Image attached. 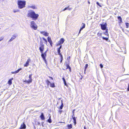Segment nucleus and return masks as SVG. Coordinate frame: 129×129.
<instances>
[{
  "label": "nucleus",
  "mask_w": 129,
  "mask_h": 129,
  "mask_svg": "<svg viewBox=\"0 0 129 129\" xmlns=\"http://www.w3.org/2000/svg\"><path fill=\"white\" fill-rule=\"evenodd\" d=\"M39 16V15L36 14L34 11L31 10L28 11L27 16L32 18L33 20H36L37 19Z\"/></svg>",
  "instance_id": "obj_1"
},
{
  "label": "nucleus",
  "mask_w": 129,
  "mask_h": 129,
  "mask_svg": "<svg viewBox=\"0 0 129 129\" xmlns=\"http://www.w3.org/2000/svg\"><path fill=\"white\" fill-rule=\"evenodd\" d=\"M26 2L25 1L18 0L17 4L18 8L20 9H22L25 7Z\"/></svg>",
  "instance_id": "obj_2"
},
{
  "label": "nucleus",
  "mask_w": 129,
  "mask_h": 129,
  "mask_svg": "<svg viewBox=\"0 0 129 129\" xmlns=\"http://www.w3.org/2000/svg\"><path fill=\"white\" fill-rule=\"evenodd\" d=\"M107 24L105 23L104 24H101V27L102 29L103 30H106V31L105 32H103V33L105 35H107L108 36V29H106L107 27Z\"/></svg>",
  "instance_id": "obj_3"
},
{
  "label": "nucleus",
  "mask_w": 129,
  "mask_h": 129,
  "mask_svg": "<svg viewBox=\"0 0 129 129\" xmlns=\"http://www.w3.org/2000/svg\"><path fill=\"white\" fill-rule=\"evenodd\" d=\"M30 26L32 28L34 29L35 30H36L38 27L37 25L34 21L31 22Z\"/></svg>",
  "instance_id": "obj_4"
},
{
  "label": "nucleus",
  "mask_w": 129,
  "mask_h": 129,
  "mask_svg": "<svg viewBox=\"0 0 129 129\" xmlns=\"http://www.w3.org/2000/svg\"><path fill=\"white\" fill-rule=\"evenodd\" d=\"M32 74H30L29 75V80H25L24 81V82H25L26 83L28 84L31 83L32 82Z\"/></svg>",
  "instance_id": "obj_5"
},
{
  "label": "nucleus",
  "mask_w": 129,
  "mask_h": 129,
  "mask_svg": "<svg viewBox=\"0 0 129 129\" xmlns=\"http://www.w3.org/2000/svg\"><path fill=\"white\" fill-rule=\"evenodd\" d=\"M48 50L47 49V50L44 53H43V52H42V53H41V56L43 59V60L45 61V62H46L45 57L46 56V53Z\"/></svg>",
  "instance_id": "obj_6"
},
{
  "label": "nucleus",
  "mask_w": 129,
  "mask_h": 129,
  "mask_svg": "<svg viewBox=\"0 0 129 129\" xmlns=\"http://www.w3.org/2000/svg\"><path fill=\"white\" fill-rule=\"evenodd\" d=\"M28 8H32L33 9H37V6L34 5L28 6Z\"/></svg>",
  "instance_id": "obj_7"
},
{
  "label": "nucleus",
  "mask_w": 129,
  "mask_h": 129,
  "mask_svg": "<svg viewBox=\"0 0 129 129\" xmlns=\"http://www.w3.org/2000/svg\"><path fill=\"white\" fill-rule=\"evenodd\" d=\"M64 40L63 38L61 39L58 42L57 46H59L62 44L64 42Z\"/></svg>",
  "instance_id": "obj_8"
},
{
  "label": "nucleus",
  "mask_w": 129,
  "mask_h": 129,
  "mask_svg": "<svg viewBox=\"0 0 129 129\" xmlns=\"http://www.w3.org/2000/svg\"><path fill=\"white\" fill-rule=\"evenodd\" d=\"M39 49L41 53H42L44 49V46H40Z\"/></svg>",
  "instance_id": "obj_9"
},
{
  "label": "nucleus",
  "mask_w": 129,
  "mask_h": 129,
  "mask_svg": "<svg viewBox=\"0 0 129 129\" xmlns=\"http://www.w3.org/2000/svg\"><path fill=\"white\" fill-rule=\"evenodd\" d=\"M30 61V58H28L27 61L26 62L25 64L24 65V66L25 67H27L29 65V63Z\"/></svg>",
  "instance_id": "obj_10"
},
{
  "label": "nucleus",
  "mask_w": 129,
  "mask_h": 129,
  "mask_svg": "<svg viewBox=\"0 0 129 129\" xmlns=\"http://www.w3.org/2000/svg\"><path fill=\"white\" fill-rule=\"evenodd\" d=\"M26 128V125L24 123H23L21 125L20 129H25Z\"/></svg>",
  "instance_id": "obj_11"
},
{
  "label": "nucleus",
  "mask_w": 129,
  "mask_h": 129,
  "mask_svg": "<svg viewBox=\"0 0 129 129\" xmlns=\"http://www.w3.org/2000/svg\"><path fill=\"white\" fill-rule=\"evenodd\" d=\"M82 27L81 28L80 30L79 31V34L80 33L81 31L85 27V24L84 23H82Z\"/></svg>",
  "instance_id": "obj_12"
},
{
  "label": "nucleus",
  "mask_w": 129,
  "mask_h": 129,
  "mask_svg": "<svg viewBox=\"0 0 129 129\" xmlns=\"http://www.w3.org/2000/svg\"><path fill=\"white\" fill-rule=\"evenodd\" d=\"M40 117L42 120H44L45 119L44 115L43 113H41V114L40 116Z\"/></svg>",
  "instance_id": "obj_13"
},
{
  "label": "nucleus",
  "mask_w": 129,
  "mask_h": 129,
  "mask_svg": "<svg viewBox=\"0 0 129 129\" xmlns=\"http://www.w3.org/2000/svg\"><path fill=\"white\" fill-rule=\"evenodd\" d=\"M16 37V36L13 35L11 37V38L9 40V42H11L14 39H15Z\"/></svg>",
  "instance_id": "obj_14"
},
{
  "label": "nucleus",
  "mask_w": 129,
  "mask_h": 129,
  "mask_svg": "<svg viewBox=\"0 0 129 129\" xmlns=\"http://www.w3.org/2000/svg\"><path fill=\"white\" fill-rule=\"evenodd\" d=\"M13 78H12L11 79H10L8 81V83L9 85H11L12 83V80H13Z\"/></svg>",
  "instance_id": "obj_15"
},
{
  "label": "nucleus",
  "mask_w": 129,
  "mask_h": 129,
  "mask_svg": "<svg viewBox=\"0 0 129 129\" xmlns=\"http://www.w3.org/2000/svg\"><path fill=\"white\" fill-rule=\"evenodd\" d=\"M72 118L73 119V121H74V123L75 125L76 124V117H74L72 116Z\"/></svg>",
  "instance_id": "obj_16"
},
{
  "label": "nucleus",
  "mask_w": 129,
  "mask_h": 129,
  "mask_svg": "<svg viewBox=\"0 0 129 129\" xmlns=\"http://www.w3.org/2000/svg\"><path fill=\"white\" fill-rule=\"evenodd\" d=\"M47 121L49 123H51L52 122V121L51 119V116H49V119L47 120Z\"/></svg>",
  "instance_id": "obj_17"
},
{
  "label": "nucleus",
  "mask_w": 129,
  "mask_h": 129,
  "mask_svg": "<svg viewBox=\"0 0 129 129\" xmlns=\"http://www.w3.org/2000/svg\"><path fill=\"white\" fill-rule=\"evenodd\" d=\"M62 79L63 80V81L64 83V85L65 86H67V84L66 82V81L65 80V79L64 77H63L62 78Z\"/></svg>",
  "instance_id": "obj_18"
},
{
  "label": "nucleus",
  "mask_w": 129,
  "mask_h": 129,
  "mask_svg": "<svg viewBox=\"0 0 129 129\" xmlns=\"http://www.w3.org/2000/svg\"><path fill=\"white\" fill-rule=\"evenodd\" d=\"M48 41L49 42V43L52 42V41L51 40V38L49 37H48L47 38Z\"/></svg>",
  "instance_id": "obj_19"
},
{
  "label": "nucleus",
  "mask_w": 129,
  "mask_h": 129,
  "mask_svg": "<svg viewBox=\"0 0 129 129\" xmlns=\"http://www.w3.org/2000/svg\"><path fill=\"white\" fill-rule=\"evenodd\" d=\"M68 127L69 129H71L72 128V125L71 124H68Z\"/></svg>",
  "instance_id": "obj_20"
},
{
  "label": "nucleus",
  "mask_w": 129,
  "mask_h": 129,
  "mask_svg": "<svg viewBox=\"0 0 129 129\" xmlns=\"http://www.w3.org/2000/svg\"><path fill=\"white\" fill-rule=\"evenodd\" d=\"M57 52H58V54L59 55H61V53H60V49H59V48H58L57 49Z\"/></svg>",
  "instance_id": "obj_21"
},
{
  "label": "nucleus",
  "mask_w": 129,
  "mask_h": 129,
  "mask_svg": "<svg viewBox=\"0 0 129 129\" xmlns=\"http://www.w3.org/2000/svg\"><path fill=\"white\" fill-rule=\"evenodd\" d=\"M88 66V64H86L85 65V70H84V72H85V73H85V71H86V70Z\"/></svg>",
  "instance_id": "obj_22"
},
{
  "label": "nucleus",
  "mask_w": 129,
  "mask_h": 129,
  "mask_svg": "<svg viewBox=\"0 0 129 129\" xmlns=\"http://www.w3.org/2000/svg\"><path fill=\"white\" fill-rule=\"evenodd\" d=\"M66 67H67V69H69L70 70V71L71 70V68L70 66L68 64H67Z\"/></svg>",
  "instance_id": "obj_23"
},
{
  "label": "nucleus",
  "mask_w": 129,
  "mask_h": 129,
  "mask_svg": "<svg viewBox=\"0 0 129 129\" xmlns=\"http://www.w3.org/2000/svg\"><path fill=\"white\" fill-rule=\"evenodd\" d=\"M49 33L46 32H45V33L44 34V35L45 36H48Z\"/></svg>",
  "instance_id": "obj_24"
},
{
  "label": "nucleus",
  "mask_w": 129,
  "mask_h": 129,
  "mask_svg": "<svg viewBox=\"0 0 129 129\" xmlns=\"http://www.w3.org/2000/svg\"><path fill=\"white\" fill-rule=\"evenodd\" d=\"M102 37L103 38V40H105L106 41H107L108 40V37Z\"/></svg>",
  "instance_id": "obj_25"
},
{
  "label": "nucleus",
  "mask_w": 129,
  "mask_h": 129,
  "mask_svg": "<svg viewBox=\"0 0 129 129\" xmlns=\"http://www.w3.org/2000/svg\"><path fill=\"white\" fill-rule=\"evenodd\" d=\"M22 69L21 68H20L18 70L16 71H15V72L16 73H18Z\"/></svg>",
  "instance_id": "obj_26"
},
{
  "label": "nucleus",
  "mask_w": 129,
  "mask_h": 129,
  "mask_svg": "<svg viewBox=\"0 0 129 129\" xmlns=\"http://www.w3.org/2000/svg\"><path fill=\"white\" fill-rule=\"evenodd\" d=\"M50 86L51 87H55L54 84V83H51L50 84Z\"/></svg>",
  "instance_id": "obj_27"
},
{
  "label": "nucleus",
  "mask_w": 129,
  "mask_h": 129,
  "mask_svg": "<svg viewBox=\"0 0 129 129\" xmlns=\"http://www.w3.org/2000/svg\"><path fill=\"white\" fill-rule=\"evenodd\" d=\"M102 33H98L97 34V36L98 37L99 36H101V37H102Z\"/></svg>",
  "instance_id": "obj_28"
},
{
  "label": "nucleus",
  "mask_w": 129,
  "mask_h": 129,
  "mask_svg": "<svg viewBox=\"0 0 129 129\" xmlns=\"http://www.w3.org/2000/svg\"><path fill=\"white\" fill-rule=\"evenodd\" d=\"M126 25V27L127 28H128V26L129 25V23H125Z\"/></svg>",
  "instance_id": "obj_29"
},
{
  "label": "nucleus",
  "mask_w": 129,
  "mask_h": 129,
  "mask_svg": "<svg viewBox=\"0 0 129 129\" xmlns=\"http://www.w3.org/2000/svg\"><path fill=\"white\" fill-rule=\"evenodd\" d=\"M19 10H18V9H17V10H15H15H13V12H14V13H16V12H19Z\"/></svg>",
  "instance_id": "obj_30"
},
{
  "label": "nucleus",
  "mask_w": 129,
  "mask_h": 129,
  "mask_svg": "<svg viewBox=\"0 0 129 129\" xmlns=\"http://www.w3.org/2000/svg\"><path fill=\"white\" fill-rule=\"evenodd\" d=\"M40 46H44V44H43V42L41 41L40 43Z\"/></svg>",
  "instance_id": "obj_31"
},
{
  "label": "nucleus",
  "mask_w": 129,
  "mask_h": 129,
  "mask_svg": "<svg viewBox=\"0 0 129 129\" xmlns=\"http://www.w3.org/2000/svg\"><path fill=\"white\" fill-rule=\"evenodd\" d=\"M75 111V109H74L72 111V113H73V115H72V116H74V112Z\"/></svg>",
  "instance_id": "obj_32"
},
{
  "label": "nucleus",
  "mask_w": 129,
  "mask_h": 129,
  "mask_svg": "<svg viewBox=\"0 0 129 129\" xmlns=\"http://www.w3.org/2000/svg\"><path fill=\"white\" fill-rule=\"evenodd\" d=\"M118 20L119 21L120 20H122V19L121 18L120 16H118Z\"/></svg>",
  "instance_id": "obj_33"
},
{
  "label": "nucleus",
  "mask_w": 129,
  "mask_h": 129,
  "mask_svg": "<svg viewBox=\"0 0 129 129\" xmlns=\"http://www.w3.org/2000/svg\"><path fill=\"white\" fill-rule=\"evenodd\" d=\"M63 104L62 102V105H61L60 106V109H62V108H63Z\"/></svg>",
  "instance_id": "obj_34"
},
{
  "label": "nucleus",
  "mask_w": 129,
  "mask_h": 129,
  "mask_svg": "<svg viewBox=\"0 0 129 129\" xmlns=\"http://www.w3.org/2000/svg\"><path fill=\"white\" fill-rule=\"evenodd\" d=\"M96 4L98 5L100 7H102V6H101L99 4V3L98 2H96Z\"/></svg>",
  "instance_id": "obj_35"
},
{
  "label": "nucleus",
  "mask_w": 129,
  "mask_h": 129,
  "mask_svg": "<svg viewBox=\"0 0 129 129\" xmlns=\"http://www.w3.org/2000/svg\"><path fill=\"white\" fill-rule=\"evenodd\" d=\"M45 32L44 31H41L40 32V33L41 34H43V35H44V33H45Z\"/></svg>",
  "instance_id": "obj_36"
},
{
  "label": "nucleus",
  "mask_w": 129,
  "mask_h": 129,
  "mask_svg": "<svg viewBox=\"0 0 129 129\" xmlns=\"http://www.w3.org/2000/svg\"><path fill=\"white\" fill-rule=\"evenodd\" d=\"M43 39V40L46 42H47V41L43 37L42 38Z\"/></svg>",
  "instance_id": "obj_37"
},
{
  "label": "nucleus",
  "mask_w": 129,
  "mask_h": 129,
  "mask_svg": "<svg viewBox=\"0 0 129 129\" xmlns=\"http://www.w3.org/2000/svg\"><path fill=\"white\" fill-rule=\"evenodd\" d=\"M100 66L101 68H103V66L101 64H100Z\"/></svg>",
  "instance_id": "obj_38"
},
{
  "label": "nucleus",
  "mask_w": 129,
  "mask_h": 129,
  "mask_svg": "<svg viewBox=\"0 0 129 129\" xmlns=\"http://www.w3.org/2000/svg\"><path fill=\"white\" fill-rule=\"evenodd\" d=\"M4 39L3 37H1L0 38V42L2 41Z\"/></svg>",
  "instance_id": "obj_39"
},
{
  "label": "nucleus",
  "mask_w": 129,
  "mask_h": 129,
  "mask_svg": "<svg viewBox=\"0 0 129 129\" xmlns=\"http://www.w3.org/2000/svg\"><path fill=\"white\" fill-rule=\"evenodd\" d=\"M69 7V6H68L67 7H66L64 8V10H66L68 9Z\"/></svg>",
  "instance_id": "obj_40"
},
{
  "label": "nucleus",
  "mask_w": 129,
  "mask_h": 129,
  "mask_svg": "<svg viewBox=\"0 0 129 129\" xmlns=\"http://www.w3.org/2000/svg\"><path fill=\"white\" fill-rule=\"evenodd\" d=\"M60 56H61V60H63V57H62V55H60Z\"/></svg>",
  "instance_id": "obj_41"
},
{
  "label": "nucleus",
  "mask_w": 129,
  "mask_h": 129,
  "mask_svg": "<svg viewBox=\"0 0 129 129\" xmlns=\"http://www.w3.org/2000/svg\"><path fill=\"white\" fill-rule=\"evenodd\" d=\"M70 56H69L67 58V60H69L70 59Z\"/></svg>",
  "instance_id": "obj_42"
},
{
  "label": "nucleus",
  "mask_w": 129,
  "mask_h": 129,
  "mask_svg": "<svg viewBox=\"0 0 129 129\" xmlns=\"http://www.w3.org/2000/svg\"><path fill=\"white\" fill-rule=\"evenodd\" d=\"M11 73H12V74H16V73L15 72H15H11Z\"/></svg>",
  "instance_id": "obj_43"
},
{
  "label": "nucleus",
  "mask_w": 129,
  "mask_h": 129,
  "mask_svg": "<svg viewBox=\"0 0 129 129\" xmlns=\"http://www.w3.org/2000/svg\"><path fill=\"white\" fill-rule=\"evenodd\" d=\"M49 43H50V44L51 46H52V42H50Z\"/></svg>",
  "instance_id": "obj_44"
},
{
  "label": "nucleus",
  "mask_w": 129,
  "mask_h": 129,
  "mask_svg": "<svg viewBox=\"0 0 129 129\" xmlns=\"http://www.w3.org/2000/svg\"><path fill=\"white\" fill-rule=\"evenodd\" d=\"M72 9V8H70L69 7V8L68 9L69 10H71Z\"/></svg>",
  "instance_id": "obj_45"
},
{
  "label": "nucleus",
  "mask_w": 129,
  "mask_h": 129,
  "mask_svg": "<svg viewBox=\"0 0 129 129\" xmlns=\"http://www.w3.org/2000/svg\"><path fill=\"white\" fill-rule=\"evenodd\" d=\"M119 25H120V23H121L122 22V20L119 21Z\"/></svg>",
  "instance_id": "obj_46"
},
{
  "label": "nucleus",
  "mask_w": 129,
  "mask_h": 129,
  "mask_svg": "<svg viewBox=\"0 0 129 129\" xmlns=\"http://www.w3.org/2000/svg\"><path fill=\"white\" fill-rule=\"evenodd\" d=\"M62 111V110H59V113H60V114H61V113Z\"/></svg>",
  "instance_id": "obj_47"
},
{
  "label": "nucleus",
  "mask_w": 129,
  "mask_h": 129,
  "mask_svg": "<svg viewBox=\"0 0 129 129\" xmlns=\"http://www.w3.org/2000/svg\"><path fill=\"white\" fill-rule=\"evenodd\" d=\"M61 47H62V45H61L59 47V48H58L59 49H61Z\"/></svg>",
  "instance_id": "obj_48"
},
{
  "label": "nucleus",
  "mask_w": 129,
  "mask_h": 129,
  "mask_svg": "<svg viewBox=\"0 0 129 129\" xmlns=\"http://www.w3.org/2000/svg\"><path fill=\"white\" fill-rule=\"evenodd\" d=\"M48 81V84L49 83V84H51V83L50 81Z\"/></svg>",
  "instance_id": "obj_49"
},
{
  "label": "nucleus",
  "mask_w": 129,
  "mask_h": 129,
  "mask_svg": "<svg viewBox=\"0 0 129 129\" xmlns=\"http://www.w3.org/2000/svg\"><path fill=\"white\" fill-rule=\"evenodd\" d=\"M127 91H129V87H128L127 88Z\"/></svg>",
  "instance_id": "obj_50"
},
{
  "label": "nucleus",
  "mask_w": 129,
  "mask_h": 129,
  "mask_svg": "<svg viewBox=\"0 0 129 129\" xmlns=\"http://www.w3.org/2000/svg\"><path fill=\"white\" fill-rule=\"evenodd\" d=\"M84 129H86V128L85 126L84 127Z\"/></svg>",
  "instance_id": "obj_51"
},
{
  "label": "nucleus",
  "mask_w": 129,
  "mask_h": 129,
  "mask_svg": "<svg viewBox=\"0 0 129 129\" xmlns=\"http://www.w3.org/2000/svg\"><path fill=\"white\" fill-rule=\"evenodd\" d=\"M65 10H64V9H63L62 10V11H65Z\"/></svg>",
  "instance_id": "obj_52"
},
{
  "label": "nucleus",
  "mask_w": 129,
  "mask_h": 129,
  "mask_svg": "<svg viewBox=\"0 0 129 129\" xmlns=\"http://www.w3.org/2000/svg\"><path fill=\"white\" fill-rule=\"evenodd\" d=\"M122 31L124 32V29L123 28H122Z\"/></svg>",
  "instance_id": "obj_53"
},
{
  "label": "nucleus",
  "mask_w": 129,
  "mask_h": 129,
  "mask_svg": "<svg viewBox=\"0 0 129 129\" xmlns=\"http://www.w3.org/2000/svg\"><path fill=\"white\" fill-rule=\"evenodd\" d=\"M43 123H44V122H42V125L43 126Z\"/></svg>",
  "instance_id": "obj_54"
},
{
  "label": "nucleus",
  "mask_w": 129,
  "mask_h": 129,
  "mask_svg": "<svg viewBox=\"0 0 129 129\" xmlns=\"http://www.w3.org/2000/svg\"><path fill=\"white\" fill-rule=\"evenodd\" d=\"M88 3L89 4H90V2L89 1H88Z\"/></svg>",
  "instance_id": "obj_55"
},
{
  "label": "nucleus",
  "mask_w": 129,
  "mask_h": 129,
  "mask_svg": "<svg viewBox=\"0 0 129 129\" xmlns=\"http://www.w3.org/2000/svg\"><path fill=\"white\" fill-rule=\"evenodd\" d=\"M120 27L121 28V29H122V28H123L122 27H121V26H120Z\"/></svg>",
  "instance_id": "obj_56"
},
{
  "label": "nucleus",
  "mask_w": 129,
  "mask_h": 129,
  "mask_svg": "<svg viewBox=\"0 0 129 129\" xmlns=\"http://www.w3.org/2000/svg\"><path fill=\"white\" fill-rule=\"evenodd\" d=\"M62 60H61V61H60V62H62Z\"/></svg>",
  "instance_id": "obj_57"
},
{
  "label": "nucleus",
  "mask_w": 129,
  "mask_h": 129,
  "mask_svg": "<svg viewBox=\"0 0 129 129\" xmlns=\"http://www.w3.org/2000/svg\"><path fill=\"white\" fill-rule=\"evenodd\" d=\"M128 87H129V84H128Z\"/></svg>",
  "instance_id": "obj_58"
},
{
  "label": "nucleus",
  "mask_w": 129,
  "mask_h": 129,
  "mask_svg": "<svg viewBox=\"0 0 129 129\" xmlns=\"http://www.w3.org/2000/svg\"><path fill=\"white\" fill-rule=\"evenodd\" d=\"M1 29V28H0V29Z\"/></svg>",
  "instance_id": "obj_59"
}]
</instances>
